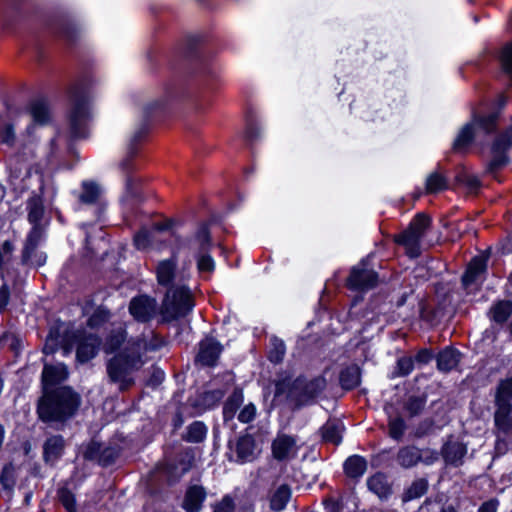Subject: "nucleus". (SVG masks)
Returning <instances> with one entry per match:
<instances>
[{
    "label": "nucleus",
    "instance_id": "c03bdc74",
    "mask_svg": "<svg viewBox=\"0 0 512 512\" xmlns=\"http://www.w3.org/2000/svg\"><path fill=\"white\" fill-rule=\"evenodd\" d=\"M341 386L350 390L357 387L360 383V369L357 365H351L343 369L340 373Z\"/></svg>",
    "mask_w": 512,
    "mask_h": 512
},
{
    "label": "nucleus",
    "instance_id": "338daca9",
    "mask_svg": "<svg viewBox=\"0 0 512 512\" xmlns=\"http://www.w3.org/2000/svg\"><path fill=\"white\" fill-rule=\"evenodd\" d=\"M137 156H132L130 150H127L126 157L120 163V169L125 174V178L128 176H134L136 172L135 159Z\"/></svg>",
    "mask_w": 512,
    "mask_h": 512
},
{
    "label": "nucleus",
    "instance_id": "37998d69",
    "mask_svg": "<svg viewBox=\"0 0 512 512\" xmlns=\"http://www.w3.org/2000/svg\"><path fill=\"white\" fill-rule=\"evenodd\" d=\"M447 188H448L447 178L443 174H441L437 171L429 174V176L426 179V183H425L426 194H429V195L437 194L442 191H445Z\"/></svg>",
    "mask_w": 512,
    "mask_h": 512
},
{
    "label": "nucleus",
    "instance_id": "473e14b6",
    "mask_svg": "<svg viewBox=\"0 0 512 512\" xmlns=\"http://www.w3.org/2000/svg\"><path fill=\"white\" fill-rule=\"evenodd\" d=\"M244 401L243 391L240 388H235L232 394L227 398L223 406L224 421H230L234 418L236 412Z\"/></svg>",
    "mask_w": 512,
    "mask_h": 512
},
{
    "label": "nucleus",
    "instance_id": "423d86ee",
    "mask_svg": "<svg viewBox=\"0 0 512 512\" xmlns=\"http://www.w3.org/2000/svg\"><path fill=\"white\" fill-rule=\"evenodd\" d=\"M88 82V77L83 75L67 88L68 97L72 102L68 118L73 138L86 137L84 121L89 117Z\"/></svg>",
    "mask_w": 512,
    "mask_h": 512
},
{
    "label": "nucleus",
    "instance_id": "0eeeda50",
    "mask_svg": "<svg viewBox=\"0 0 512 512\" xmlns=\"http://www.w3.org/2000/svg\"><path fill=\"white\" fill-rule=\"evenodd\" d=\"M141 354H114L106 362L109 382L115 384L120 392L131 389L135 383L134 374L144 365Z\"/></svg>",
    "mask_w": 512,
    "mask_h": 512
},
{
    "label": "nucleus",
    "instance_id": "c9c22d12",
    "mask_svg": "<svg viewBox=\"0 0 512 512\" xmlns=\"http://www.w3.org/2000/svg\"><path fill=\"white\" fill-rule=\"evenodd\" d=\"M28 221L37 226L44 216V204L41 196L34 195L27 201Z\"/></svg>",
    "mask_w": 512,
    "mask_h": 512
},
{
    "label": "nucleus",
    "instance_id": "774afa93",
    "mask_svg": "<svg viewBox=\"0 0 512 512\" xmlns=\"http://www.w3.org/2000/svg\"><path fill=\"white\" fill-rule=\"evenodd\" d=\"M235 502L230 495H225L213 506V512H234Z\"/></svg>",
    "mask_w": 512,
    "mask_h": 512
},
{
    "label": "nucleus",
    "instance_id": "f704fd0d",
    "mask_svg": "<svg viewBox=\"0 0 512 512\" xmlns=\"http://www.w3.org/2000/svg\"><path fill=\"white\" fill-rule=\"evenodd\" d=\"M366 469V460L358 455L350 456L344 463V471L349 478L357 479L361 477Z\"/></svg>",
    "mask_w": 512,
    "mask_h": 512
},
{
    "label": "nucleus",
    "instance_id": "e2e57ef3",
    "mask_svg": "<svg viewBox=\"0 0 512 512\" xmlns=\"http://www.w3.org/2000/svg\"><path fill=\"white\" fill-rule=\"evenodd\" d=\"M0 483L4 489H12L15 484V470L12 464L3 467L0 474Z\"/></svg>",
    "mask_w": 512,
    "mask_h": 512
},
{
    "label": "nucleus",
    "instance_id": "aec40b11",
    "mask_svg": "<svg viewBox=\"0 0 512 512\" xmlns=\"http://www.w3.org/2000/svg\"><path fill=\"white\" fill-rule=\"evenodd\" d=\"M224 330V327L211 329L209 333L205 334L199 341L197 352H223L226 347H229L230 342V339L225 340L226 334Z\"/></svg>",
    "mask_w": 512,
    "mask_h": 512
},
{
    "label": "nucleus",
    "instance_id": "1a4fd4ad",
    "mask_svg": "<svg viewBox=\"0 0 512 512\" xmlns=\"http://www.w3.org/2000/svg\"><path fill=\"white\" fill-rule=\"evenodd\" d=\"M431 217L423 212L417 213L408 227L394 236V242L403 246L405 254L410 259H416L421 255V239L426 230L431 226Z\"/></svg>",
    "mask_w": 512,
    "mask_h": 512
},
{
    "label": "nucleus",
    "instance_id": "de8ad7c7",
    "mask_svg": "<svg viewBox=\"0 0 512 512\" xmlns=\"http://www.w3.org/2000/svg\"><path fill=\"white\" fill-rule=\"evenodd\" d=\"M429 484L427 479L418 478L412 482V484L403 493L402 500L404 502L411 501L413 499L420 498L428 490Z\"/></svg>",
    "mask_w": 512,
    "mask_h": 512
},
{
    "label": "nucleus",
    "instance_id": "9d476101",
    "mask_svg": "<svg viewBox=\"0 0 512 512\" xmlns=\"http://www.w3.org/2000/svg\"><path fill=\"white\" fill-rule=\"evenodd\" d=\"M164 318L177 320L190 314L195 301L190 288L186 285L169 288L163 301Z\"/></svg>",
    "mask_w": 512,
    "mask_h": 512
},
{
    "label": "nucleus",
    "instance_id": "f8f14e48",
    "mask_svg": "<svg viewBox=\"0 0 512 512\" xmlns=\"http://www.w3.org/2000/svg\"><path fill=\"white\" fill-rule=\"evenodd\" d=\"M48 30L56 38L62 40L68 48L76 45L80 37L78 23L69 16L58 15L48 21Z\"/></svg>",
    "mask_w": 512,
    "mask_h": 512
},
{
    "label": "nucleus",
    "instance_id": "5fc2aeb1",
    "mask_svg": "<svg viewBox=\"0 0 512 512\" xmlns=\"http://www.w3.org/2000/svg\"><path fill=\"white\" fill-rule=\"evenodd\" d=\"M15 140L14 125L10 122H0V143L12 147L15 144Z\"/></svg>",
    "mask_w": 512,
    "mask_h": 512
},
{
    "label": "nucleus",
    "instance_id": "cd10ccee",
    "mask_svg": "<svg viewBox=\"0 0 512 512\" xmlns=\"http://www.w3.org/2000/svg\"><path fill=\"white\" fill-rule=\"evenodd\" d=\"M419 459L420 448L414 445L400 448L396 455V462L405 469L415 467L419 463Z\"/></svg>",
    "mask_w": 512,
    "mask_h": 512
},
{
    "label": "nucleus",
    "instance_id": "a878e982",
    "mask_svg": "<svg viewBox=\"0 0 512 512\" xmlns=\"http://www.w3.org/2000/svg\"><path fill=\"white\" fill-rule=\"evenodd\" d=\"M459 355L460 354H416L415 360L418 363H427L435 357L438 369L447 372L457 365L459 361L457 356Z\"/></svg>",
    "mask_w": 512,
    "mask_h": 512
},
{
    "label": "nucleus",
    "instance_id": "6e6d98bb",
    "mask_svg": "<svg viewBox=\"0 0 512 512\" xmlns=\"http://www.w3.org/2000/svg\"><path fill=\"white\" fill-rule=\"evenodd\" d=\"M426 404V396H410L405 402V409L411 417L421 413Z\"/></svg>",
    "mask_w": 512,
    "mask_h": 512
},
{
    "label": "nucleus",
    "instance_id": "4d7b16f0",
    "mask_svg": "<svg viewBox=\"0 0 512 512\" xmlns=\"http://www.w3.org/2000/svg\"><path fill=\"white\" fill-rule=\"evenodd\" d=\"M389 436L394 440H401L405 429L406 424L401 417L391 418L388 422Z\"/></svg>",
    "mask_w": 512,
    "mask_h": 512
},
{
    "label": "nucleus",
    "instance_id": "b1692460",
    "mask_svg": "<svg viewBox=\"0 0 512 512\" xmlns=\"http://www.w3.org/2000/svg\"><path fill=\"white\" fill-rule=\"evenodd\" d=\"M65 440L61 435H52L43 444V459L47 464L54 465L62 456Z\"/></svg>",
    "mask_w": 512,
    "mask_h": 512
},
{
    "label": "nucleus",
    "instance_id": "4468645a",
    "mask_svg": "<svg viewBox=\"0 0 512 512\" xmlns=\"http://www.w3.org/2000/svg\"><path fill=\"white\" fill-rule=\"evenodd\" d=\"M299 447L297 439L294 436L279 433L272 441L271 452L275 460L279 462H289L296 458Z\"/></svg>",
    "mask_w": 512,
    "mask_h": 512
},
{
    "label": "nucleus",
    "instance_id": "bb28decb",
    "mask_svg": "<svg viewBox=\"0 0 512 512\" xmlns=\"http://www.w3.org/2000/svg\"><path fill=\"white\" fill-rule=\"evenodd\" d=\"M343 431L344 425L339 419H330L321 428L323 440L335 445L341 442Z\"/></svg>",
    "mask_w": 512,
    "mask_h": 512
},
{
    "label": "nucleus",
    "instance_id": "393cba45",
    "mask_svg": "<svg viewBox=\"0 0 512 512\" xmlns=\"http://www.w3.org/2000/svg\"><path fill=\"white\" fill-rule=\"evenodd\" d=\"M205 499L204 487L193 485L187 489L182 506L186 512H200Z\"/></svg>",
    "mask_w": 512,
    "mask_h": 512
},
{
    "label": "nucleus",
    "instance_id": "39448f33",
    "mask_svg": "<svg viewBox=\"0 0 512 512\" xmlns=\"http://www.w3.org/2000/svg\"><path fill=\"white\" fill-rule=\"evenodd\" d=\"M323 377L307 379L298 377L293 381L282 380L276 383L275 397L285 395L294 410L308 405L325 389Z\"/></svg>",
    "mask_w": 512,
    "mask_h": 512
},
{
    "label": "nucleus",
    "instance_id": "2f4dec72",
    "mask_svg": "<svg viewBox=\"0 0 512 512\" xmlns=\"http://www.w3.org/2000/svg\"><path fill=\"white\" fill-rule=\"evenodd\" d=\"M41 236V229L37 226H34L27 234L21 255V261L23 264H26L30 260L32 254L40 243Z\"/></svg>",
    "mask_w": 512,
    "mask_h": 512
},
{
    "label": "nucleus",
    "instance_id": "09e8293b",
    "mask_svg": "<svg viewBox=\"0 0 512 512\" xmlns=\"http://www.w3.org/2000/svg\"><path fill=\"white\" fill-rule=\"evenodd\" d=\"M110 317V310L103 305H99L87 319L86 325L90 329H99L109 321Z\"/></svg>",
    "mask_w": 512,
    "mask_h": 512
},
{
    "label": "nucleus",
    "instance_id": "0e129e2a",
    "mask_svg": "<svg viewBox=\"0 0 512 512\" xmlns=\"http://www.w3.org/2000/svg\"><path fill=\"white\" fill-rule=\"evenodd\" d=\"M102 444L92 440L83 450V458L89 461H99Z\"/></svg>",
    "mask_w": 512,
    "mask_h": 512
},
{
    "label": "nucleus",
    "instance_id": "7c9ffc66",
    "mask_svg": "<svg viewBox=\"0 0 512 512\" xmlns=\"http://www.w3.org/2000/svg\"><path fill=\"white\" fill-rule=\"evenodd\" d=\"M224 396V392L222 390H212L206 391L198 395L195 399L193 406L198 409V411H205L216 406Z\"/></svg>",
    "mask_w": 512,
    "mask_h": 512
},
{
    "label": "nucleus",
    "instance_id": "a211bd4d",
    "mask_svg": "<svg viewBox=\"0 0 512 512\" xmlns=\"http://www.w3.org/2000/svg\"><path fill=\"white\" fill-rule=\"evenodd\" d=\"M489 257V250H486L481 255L472 257L461 276V285L464 289L472 286L482 274L486 273Z\"/></svg>",
    "mask_w": 512,
    "mask_h": 512
},
{
    "label": "nucleus",
    "instance_id": "9b49d317",
    "mask_svg": "<svg viewBox=\"0 0 512 512\" xmlns=\"http://www.w3.org/2000/svg\"><path fill=\"white\" fill-rule=\"evenodd\" d=\"M26 0H4L0 8L1 30L19 34L31 21L32 15L24 10Z\"/></svg>",
    "mask_w": 512,
    "mask_h": 512
},
{
    "label": "nucleus",
    "instance_id": "20e7f679",
    "mask_svg": "<svg viewBox=\"0 0 512 512\" xmlns=\"http://www.w3.org/2000/svg\"><path fill=\"white\" fill-rule=\"evenodd\" d=\"M62 323L54 325L49 329L47 343H52L49 352H57L58 348L62 352H99L103 340L94 333L87 332L85 329H74L67 327L61 331ZM41 352H48L47 344L42 348Z\"/></svg>",
    "mask_w": 512,
    "mask_h": 512
},
{
    "label": "nucleus",
    "instance_id": "f257e3e1",
    "mask_svg": "<svg viewBox=\"0 0 512 512\" xmlns=\"http://www.w3.org/2000/svg\"><path fill=\"white\" fill-rule=\"evenodd\" d=\"M205 43V35L188 34L169 48L155 45L148 50L149 70L157 75L166 72L167 80L163 95L144 107L143 123L128 146L132 156H138L139 145L148 135L150 125L170 118L182 102L193 101L199 111L211 104L221 81L212 55L204 49Z\"/></svg>",
    "mask_w": 512,
    "mask_h": 512
},
{
    "label": "nucleus",
    "instance_id": "4be33fe9",
    "mask_svg": "<svg viewBox=\"0 0 512 512\" xmlns=\"http://www.w3.org/2000/svg\"><path fill=\"white\" fill-rule=\"evenodd\" d=\"M176 270L177 260L175 257L160 261L156 267V279L158 284L166 288L174 287Z\"/></svg>",
    "mask_w": 512,
    "mask_h": 512
},
{
    "label": "nucleus",
    "instance_id": "ddd939ff",
    "mask_svg": "<svg viewBox=\"0 0 512 512\" xmlns=\"http://www.w3.org/2000/svg\"><path fill=\"white\" fill-rule=\"evenodd\" d=\"M128 309L134 320L148 323L157 313V301L147 294H140L130 300Z\"/></svg>",
    "mask_w": 512,
    "mask_h": 512
},
{
    "label": "nucleus",
    "instance_id": "f03ea898",
    "mask_svg": "<svg viewBox=\"0 0 512 512\" xmlns=\"http://www.w3.org/2000/svg\"><path fill=\"white\" fill-rule=\"evenodd\" d=\"M499 121V110L482 113L474 109L469 120L478 136L494 135L489 146L491 157L484 166V173L495 179L511 163L510 151L512 150V124L498 132Z\"/></svg>",
    "mask_w": 512,
    "mask_h": 512
},
{
    "label": "nucleus",
    "instance_id": "f3484780",
    "mask_svg": "<svg viewBox=\"0 0 512 512\" xmlns=\"http://www.w3.org/2000/svg\"><path fill=\"white\" fill-rule=\"evenodd\" d=\"M67 367L63 363L44 364L41 375V390H53L61 387L68 378Z\"/></svg>",
    "mask_w": 512,
    "mask_h": 512
},
{
    "label": "nucleus",
    "instance_id": "49530a36",
    "mask_svg": "<svg viewBox=\"0 0 512 512\" xmlns=\"http://www.w3.org/2000/svg\"><path fill=\"white\" fill-rule=\"evenodd\" d=\"M195 239L199 243V251L211 250L213 246L210 224L206 221L200 222L195 232Z\"/></svg>",
    "mask_w": 512,
    "mask_h": 512
},
{
    "label": "nucleus",
    "instance_id": "72a5a7b5",
    "mask_svg": "<svg viewBox=\"0 0 512 512\" xmlns=\"http://www.w3.org/2000/svg\"><path fill=\"white\" fill-rule=\"evenodd\" d=\"M255 442L252 436L245 435L238 439L236 454L241 462L252 461L255 457Z\"/></svg>",
    "mask_w": 512,
    "mask_h": 512
},
{
    "label": "nucleus",
    "instance_id": "c85d7f7f",
    "mask_svg": "<svg viewBox=\"0 0 512 512\" xmlns=\"http://www.w3.org/2000/svg\"><path fill=\"white\" fill-rule=\"evenodd\" d=\"M367 486L370 491L380 498H387L392 493L388 477L383 473H376L367 480Z\"/></svg>",
    "mask_w": 512,
    "mask_h": 512
},
{
    "label": "nucleus",
    "instance_id": "3c124183",
    "mask_svg": "<svg viewBox=\"0 0 512 512\" xmlns=\"http://www.w3.org/2000/svg\"><path fill=\"white\" fill-rule=\"evenodd\" d=\"M207 433V428L203 422L195 421L187 429L186 435L183 437L184 440L191 443L202 442Z\"/></svg>",
    "mask_w": 512,
    "mask_h": 512
},
{
    "label": "nucleus",
    "instance_id": "052dcab7",
    "mask_svg": "<svg viewBox=\"0 0 512 512\" xmlns=\"http://www.w3.org/2000/svg\"><path fill=\"white\" fill-rule=\"evenodd\" d=\"M119 455V450L115 446H103L101 449L98 463L103 466H108L114 463Z\"/></svg>",
    "mask_w": 512,
    "mask_h": 512
},
{
    "label": "nucleus",
    "instance_id": "c756f323",
    "mask_svg": "<svg viewBox=\"0 0 512 512\" xmlns=\"http://www.w3.org/2000/svg\"><path fill=\"white\" fill-rule=\"evenodd\" d=\"M126 337L127 331L124 328L111 330L105 338L103 352H129L128 349H121Z\"/></svg>",
    "mask_w": 512,
    "mask_h": 512
},
{
    "label": "nucleus",
    "instance_id": "4c0bfd02",
    "mask_svg": "<svg viewBox=\"0 0 512 512\" xmlns=\"http://www.w3.org/2000/svg\"><path fill=\"white\" fill-rule=\"evenodd\" d=\"M291 498V489L287 484L280 485L270 497V508L274 511L283 510Z\"/></svg>",
    "mask_w": 512,
    "mask_h": 512
},
{
    "label": "nucleus",
    "instance_id": "7ed1b4c3",
    "mask_svg": "<svg viewBox=\"0 0 512 512\" xmlns=\"http://www.w3.org/2000/svg\"><path fill=\"white\" fill-rule=\"evenodd\" d=\"M81 395L70 386L45 390L37 401V414L44 423L64 425L78 412Z\"/></svg>",
    "mask_w": 512,
    "mask_h": 512
},
{
    "label": "nucleus",
    "instance_id": "bf43d9fd",
    "mask_svg": "<svg viewBox=\"0 0 512 512\" xmlns=\"http://www.w3.org/2000/svg\"><path fill=\"white\" fill-rule=\"evenodd\" d=\"M32 53L35 61L40 65H44L47 60L45 46L39 35L33 36Z\"/></svg>",
    "mask_w": 512,
    "mask_h": 512
},
{
    "label": "nucleus",
    "instance_id": "2eb2a0df",
    "mask_svg": "<svg viewBox=\"0 0 512 512\" xmlns=\"http://www.w3.org/2000/svg\"><path fill=\"white\" fill-rule=\"evenodd\" d=\"M467 452V445L456 439L453 435L447 437L440 449V455L445 464L453 467H460L464 464Z\"/></svg>",
    "mask_w": 512,
    "mask_h": 512
},
{
    "label": "nucleus",
    "instance_id": "e433bc0d",
    "mask_svg": "<svg viewBox=\"0 0 512 512\" xmlns=\"http://www.w3.org/2000/svg\"><path fill=\"white\" fill-rule=\"evenodd\" d=\"M494 429H512V406L495 404Z\"/></svg>",
    "mask_w": 512,
    "mask_h": 512
},
{
    "label": "nucleus",
    "instance_id": "58836bf2",
    "mask_svg": "<svg viewBox=\"0 0 512 512\" xmlns=\"http://www.w3.org/2000/svg\"><path fill=\"white\" fill-rule=\"evenodd\" d=\"M260 137V127L255 115L251 110L247 111L245 116V130L243 134L247 145H252Z\"/></svg>",
    "mask_w": 512,
    "mask_h": 512
},
{
    "label": "nucleus",
    "instance_id": "6ab92c4d",
    "mask_svg": "<svg viewBox=\"0 0 512 512\" xmlns=\"http://www.w3.org/2000/svg\"><path fill=\"white\" fill-rule=\"evenodd\" d=\"M505 295L511 299H496L486 312L491 324L503 327L512 316V292L505 291Z\"/></svg>",
    "mask_w": 512,
    "mask_h": 512
},
{
    "label": "nucleus",
    "instance_id": "a19ab883",
    "mask_svg": "<svg viewBox=\"0 0 512 512\" xmlns=\"http://www.w3.org/2000/svg\"><path fill=\"white\" fill-rule=\"evenodd\" d=\"M512 377L501 379L495 392V404L512 406Z\"/></svg>",
    "mask_w": 512,
    "mask_h": 512
},
{
    "label": "nucleus",
    "instance_id": "603ef678",
    "mask_svg": "<svg viewBox=\"0 0 512 512\" xmlns=\"http://www.w3.org/2000/svg\"><path fill=\"white\" fill-rule=\"evenodd\" d=\"M211 250L199 251L196 254L197 269L200 273H212L215 270V261L211 256Z\"/></svg>",
    "mask_w": 512,
    "mask_h": 512
},
{
    "label": "nucleus",
    "instance_id": "8fccbe9b",
    "mask_svg": "<svg viewBox=\"0 0 512 512\" xmlns=\"http://www.w3.org/2000/svg\"><path fill=\"white\" fill-rule=\"evenodd\" d=\"M8 349L9 352H20L22 339L19 334L11 331H4L0 335V351Z\"/></svg>",
    "mask_w": 512,
    "mask_h": 512
},
{
    "label": "nucleus",
    "instance_id": "5701e85b",
    "mask_svg": "<svg viewBox=\"0 0 512 512\" xmlns=\"http://www.w3.org/2000/svg\"><path fill=\"white\" fill-rule=\"evenodd\" d=\"M28 110L33 121L38 125H46L51 121V109L45 96L31 100L28 104Z\"/></svg>",
    "mask_w": 512,
    "mask_h": 512
},
{
    "label": "nucleus",
    "instance_id": "680f3d73",
    "mask_svg": "<svg viewBox=\"0 0 512 512\" xmlns=\"http://www.w3.org/2000/svg\"><path fill=\"white\" fill-rule=\"evenodd\" d=\"M58 499L67 512H76L75 497L67 488L58 490Z\"/></svg>",
    "mask_w": 512,
    "mask_h": 512
},
{
    "label": "nucleus",
    "instance_id": "a18cd8bd",
    "mask_svg": "<svg viewBox=\"0 0 512 512\" xmlns=\"http://www.w3.org/2000/svg\"><path fill=\"white\" fill-rule=\"evenodd\" d=\"M498 62L501 72L512 80V40L500 49Z\"/></svg>",
    "mask_w": 512,
    "mask_h": 512
},
{
    "label": "nucleus",
    "instance_id": "412c9836",
    "mask_svg": "<svg viewBox=\"0 0 512 512\" xmlns=\"http://www.w3.org/2000/svg\"><path fill=\"white\" fill-rule=\"evenodd\" d=\"M477 133L473 128L472 124L468 121L466 122L459 132L457 133L451 149L454 153L465 154L469 151L472 145L475 143Z\"/></svg>",
    "mask_w": 512,
    "mask_h": 512
},
{
    "label": "nucleus",
    "instance_id": "6e6552de",
    "mask_svg": "<svg viewBox=\"0 0 512 512\" xmlns=\"http://www.w3.org/2000/svg\"><path fill=\"white\" fill-rule=\"evenodd\" d=\"M379 274L372 265V256L363 257L358 264L351 267L345 286L349 291L356 292L350 304V313L357 304L363 301V294L378 286Z\"/></svg>",
    "mask_w": 512,
    "mask_h": 512
},
{
    "label": "nucleus",
    "instance_id": "13d9d810",
    "mask_svg": "<svg viewBox=\"0 0 512 512\" xmlns=\"http://www.w3.org/2000/svg\"><path fill=\"white\" fill-rule=\"evenodd\" d=\"M140 180L135 178L134 176H128L125 178V192L126 194L137 200L142 201L143 196L139 189Z\"/></svg>",
    "mask_w": 512,
    "mask_h": 512
},
{
    "label": "nucleus",
    "instance_id": "864d4df0",
    "mask_svg": "<svg viewBox=\"0 0 512 512\" xmlns=\"http://www.w3.org/2000/svg\"><path fill=\"white\" fill-rule=\"evenodd\" d=\"M455 180L458 184L465 186L470 192H477L482 187V182L476 175L460 173L456 175Z\"/></svg>",
    "mask_w": 512,
    "mask_h": 512
},
{
    "label": "nucleus",
    "instance_id": "79ce46f5",
    "mask_svg": "<svg viewBox=\"0 0 512 512\" xmlns=\"http://www.w3.org/2000/svg\"><path fill=\"white\" fill-rule=\"evenodd\" d=\"M79 202L85 205L95 204L100 197V188L94 181H83Z\"/></svg>",
    "mask_w": 512,
    "mask_h": 512
},
{
    "label": "nucleus",
    "instance_id": "ea45409f",
    "mask_svg": "<svg viewBox=\"0 0 512 512\" xmlns=\"http://www.w3.org/2000/svg\"><path fill=\"white\" fill-rule=\"evenodd\" d=\"M494 435L496 437V455H505L512 449V429H494Z\"/></svg>",
    "mask_w": 512,
    "mask_h": 512
},
{
    "label": "nucleus",
    "instance_id": "69168bd1",
    "mask_svg": "<svg viewBox=\"0 0 512 512\" xmlns=\"http://www.w3.org/2000/svg\"><path fill=\"white\" fill-rule=\"evenodd\" d=\"M414 368V359L412 356H403L397 362L396 371L394 374L396 376H406L408 375Z\"/></svg>",
    "mask_w": 512,
    "mask_h": 512
},
{
    "label": "nucleus",
    "instance_id": "dca6fc26",
    "mask_svg": "<svg viewBox=\"0 0 512 512\" xmlns=\"http://www.w3.org/2000/svg\"><path fill=\"white\" fill-rule=\"evenodd\" d=\"M312 321L308 322L306 329L296 341V349L298 352H321L325 350L330 341V337L325 333H309L308 329L313 325Z\"/></svg>",
    "mask_w": 512,
    "mask_h": 512
}]
</instances>
